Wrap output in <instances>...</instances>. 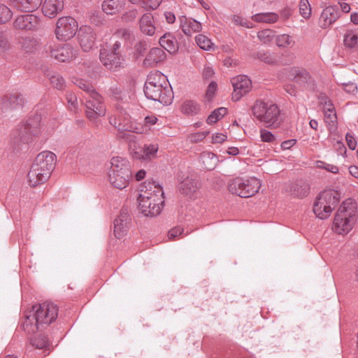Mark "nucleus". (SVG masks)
<instances>
[{"mask_svg":"<svg viewBox=\"0 0 358 358\" xmlns=\"http://www.w3.org/2000/svg\"><path fill=\"white\" fill-rule=\"evenodd\" d=\"M227 136L224 134L217 133L212 136L213 143H222L227 139Z\"/></svg>","mask_w":358,"mask_h":358,"instance_id":"69168bd1","label":"nucleus"},{"mask_svg":"<svg viewBox=\"0 0 358 358\" xmlns=\"http://www.w3.org/2000/svg\"><path fill=\"white\" fill-rule=\"evenodd\" d=\"M195 41L199 48L204 50H210L213 45L211 41L203 34L197 35L195 37Z\"/></svg>","mask_w":358,"mask_h":358,"instance_id":"37998d69","label":"nucleus"},{"mask_svg":"<svg viewBox=\"0 0 358 358\" xmlns=\"http://www.w3.org/2000/svg\"><path fill=\"white\" fill-rule=\"evenodd\" d=\"M138 11L136 9L130 10L124 13L122 17V20L125 22H130L136 18Z\"/></svg>","mask_w":358,"mask_h":358,"instance_id":"bf43d9fd","label":"nucleus"},{"mask_svg":"<svg viewBox=\"0 0 358 358\" xmlns=\"http://www.w3.org/2000/svg\"><path fill=\"white\" fill-rule=\"evenodd\" d=\"M80 47L85 52L90 50L95 43L96 34L90 26H82L78 33Z\"/></svg>","mask_w":358,"mask_h":358,"instance_id":"dca6fc26","label":"nucleus"},{"mask_svg":"<svg viewBox=\"0 0 358 358\" xmlns=\"http://www.w3.org/2000/svg\"><path fill=\"white\" fill-rule=\"evenodd\" d=\"M138 25L142 34L149 36H152L155 34L156 27L152 14H143L138 21Z\"/></svg>","mask_w":358,"mask_h":358,"instance_id":"5701e85b","label":"nucleus"},{"mask_svg":"<svg viewBox=\"0 0 358 358\" xmlns=\"http://www.w3.org/2000/svg\"><path fill=\"white\" fill-rule=\"evenodd\" d=\"M109 93L111 96L117 100H122L125 96L124 92L120 86H112L109 89Z\"/></svg>","mask_w":358,"mask_h":358,"instance_id":"8fccbe9b","label":"nucleus"},{"mask_svg":"<svg viewBox=\"0 0 358 358\" xmlns=\"http://www.w3.org/2000/svg\"><path fill=\"white\" fill-rule=\"evenodd\" d=\"M254 57L267 64H275L277 59L273 53L268 50H260L254 54Z\"/></svg>","mask_w":358,"mask_h":358,"instance_id":"e433bc0d","label":"nucleus"},{"mask_svg":"<svg viewBox=\"0 0 358 358\" xmlns=\"http://www.w3.org/2000/svg\"><path fill=\"white\" fill-rule=\"evenodd\" d=\"M162 0H143L142 6L145 10H155L162 3Z\"/></svg>","mask_w":358,"mask_h":358,"instance_id":"603ef678","label":"nucleus"},{"mask_svg":"<svg viewBox=\"0 0 358 358\" xmlns=\"http://www.w3.org/2000/svg\"><path fill=\"white\" fill-rule=\"evenodd\" d=\"M209 131H200L197 133H194L189 136L190 141L192 143H198L203 141L207 135H208Z\"/></svg>","mask_w":358,"mask_h":358,"instance_id":"13d9d810","label":"nucleus"},{"mask_svg":"<svg viewBox=\"0 0 358 358\" xmlns=\"http://www.w3.org/2000/svg\"><path fill=\"white\" fill-rule=\"evenodd\" d=\"M339 17V10L336 6H329L326 7L322 12L320 22L321 27L325 28L331 25Z\"/></svg>","mask_w":358,"mask_h":358,"instance_id":"4be33fe9","label":"nucleus"},{"mask_svg":"<svg viewBox=\"0 0 358 358\" xmlns=\"http://www.w3.org/2000/svg\"><path fill=\"white\" fill-rule=\"evenodd\" d=\"M132 157L136 159L146 160L145 157V151H143V148L139 147L136 148V150L132 152Z\"/></svg>","mask_w":358,"mask_h":358,"instance_id":"0e129e2a","label":"nucleus"},{"mask_svg":"<svg viewBox=\"0 0 358 358\" xmlns=\"http://www.w3.org/2000/svg\"><path fill=\"white\" fill-rule=\"evenodd\" d=\"M183 231V229L180 227H176L170 229L168 232V238L172 241L178 236L181 235Z\"/></svg>","mask_w":358,"mask_h":358,"instance_id":"680f3d73","label":"nucleus"},{"mask_svg":"<svg viewBox=\"0 0 358 358\" xmlns=\"http://www.w3.org/2000/svg\"><path fill=\"white\" fill-rule=\"evenodd\" d=\"M143 151H145V157L146 160H151L155 158L157 155V152L159 149L158 144H145L143 147Z\"/></svg>","mask_w":358,"mask_h":358,"instance_id":"c03bdc74","label":"nucleus"},{"mask_svg":"<svg viewBox=\"0 0 358 358\" xmlns=\"http://www.w3.org/2000/svg\"><path fill=\"white\" fill-rule=\"evenodd\" d=\"M66 99L69 103V107L70 110H74L77 108L78 106V99L77 96L75 94L72 92H67L66 94Z\"/></svg>","mask_w":358,"mask_h":358,"instance_id":"864d4df0","label":"nucleus"},{"mask_svg":"<svg viewBox=\"0 0 358 358\" xmlns=\"http://www.w3.org/2000/svg\"><path fill=\"white\" fill-rule=\"evenodd\" d=\"M345 47L353 48L358 45V36L352 31H348L344 36L343 40Z\"/></svg>","mask_w":358,"mask_h":358,"instance_id":"a19ab883","label":"nucleus"},{"mask_svg":"<svg viewBox=\"0 0 358 358\" xmlns=\"http://www.w3.org/2000/svg\"><path fill=\"white\" fill-rule=\"evenodd\" d=\"M200 159L203 163V169L213 170L217 164L216 156L211 152H203L200 156Z\"/></svg>","mask_w":358,"mask_h":358,"instance_id":"f704fd0d","label":"nucleus"},{"mask_svg":"<svg viewBox=\"0 0 358 358\" xmlns=\"http://www.w3.org/2000/svg\"><path fill=\"white\" fill-rule=\"evenodd\" d=\"M159 43L162 48L170 54L176 53L178 50V43L176 37L171 33H166L160 37Z\"/></svg>","mask_w":358,"mask_h":358,"instance_id":"cd10ccee","label":"nucleus"},{"mask_svg":"<svg viewBox=\"0 0 358 358\" xmlns=\"http://www.w3.org/2000/svg\"><path fill=\"white\" fill-rule=\"evenodd\" d=\"M309 190L310 187L308 183L303 180H297L289 185L287 192L294 197L302 199L308 194Z\"/></svg>","mask_w":358,"mask_h":358,"instance_id":"393cba45","label":"nucleus"},{"mask_svg":"<svg viewBox=\"0 0 358 358\" xmlns=\"http://www.w3.org/2000/svg\"><path fill=\"white\" fill-rule=\"evenodd\" d=\"M108 177L111 185L119 189L125 188L131 177L129 162L121 157H114L110 159V167Z\"/></svg>","mask_w":358,"mask_h":358,"instance_id":"423d86ee","label":"nucleus"},{"mask_svg":"<svg viewBox=\"0 0 358 358\" xmlns=\"http://www.w3.org/2000/svg\"><path fill=\"white\" fill-rule=\"evenodd\" d=\"M40 24V19L35 15L27 14L19 15L14 21L15 28L22 30H34Z\"/></svg>","mask_w":358,"mask_h":358,"instance_id":"a211bd4d","label":"nucleus"},{"mask_svg":"<svg viewBox=\"0 0 358 358\" xmlns=\"http://www.w3.org/2000/svg\"><path fill=\"white\" fill-rule=\"evenodd\" d=\"M296 143V139H289L282 142L280 146L282 150H288L293 147Z\"/></svg>","mask_w":358,"mask_h":358,"instance_id":"338daca9","label":"nucleus"},{"mask_svg":"<svg viewBox=\"0 0 358 358\" xmlns=\"http://www.w3.org/2000/svg\"><path fill=\"white\" fill-rule=\"evenodd\" d=\"M13 13L10 9L4 4H0V24H3L10 20Z\"/></svg>","mask_w":358,"mask_h":358,"instance_id":"a18cd8bd","label":"nucleus"},{"mask_svg":"<svg viewBox=\"0 0 358 358\" xmlns=\"http://www.w3.org/2000/svg\"><path fill=\"white\" fill-rule=\"evenodd\" d=\"M144 93L148 99L166 106L171 104L173 99L172 90L164 75L160 72L148 76L144 85Z\"/></svg>","mask_w":358,"mask_h":358,"instance_id":"7ed1b4c3","label":"nucleus"},{"mask_svg":"<svg viewBox=\"0 0 358 358\" xmlns=\"http://www.w3.org/2000/svg\"><path fill=\"white\" fill-rule=\"evenodd\" d=\"M340 201V194L334 189L321 192L313 205V212L320 219L329 217Z\"/></svg>","mask_w":358,"mask_h":358,"instance_id":"6e6552de","label":"nucleus"},{"mask_svg":"<svg viewBox=\"0 0 358 358\" xmlns=\"http://www.w3.org/2000/svg\"><path fill=\"white\" fill-rule=\"evenodd\" d=\"M217 83L214 81H212L206 90V97L210 101L213 99L215 91L217 90Z\"/></svg>","mask_w":358,"mask_h":358,"instance_id":"052dcab7","label":"nucleus"},{"mask_svg":"<svg viewBox=\"0 0 358 358\" xmlns=\"http://www.w3.org/2000/svg\"><path fill=\"white\" fill-rule=\"evenodd\" d=\"M64 8V0H45L42 11L45 16L55 17Z\"/></svg>","mask_w":358,"mask_h":358,"instance_id":"aec40b11","label":"nucleus"},{"mask_svg":"<svg viewBox=\"0 0 358 358\" xmlns=\"http://www.w3.org/2000/svg\"><path fill=\"white\" fill-rule=\"evenodd\" d=\"M166 53L160 48H152L144 59L145 66H154L157 63L163 62L166 59Z\"/></svg>","mask_w":358,"mask_h":358,"instance_id":"a878e982","label":"nucleus"},{"mask_svg":"<svg viewBox=\"0 0 358 358\" xmlns=\"http://www.w3.org/2000/svg\"><path fill=\"white\" fill-rule=\"evenodd\" d=\"M58 308L52 302H44L34 305L24 315L22 327L27 334L42 330L45 326L55 321L57 317Z\"/></svg>","mask_w":358,"mask_h":358,"instance_id":"f257e3e1","label":"nucleus"},{"mask_svg":"<svg viewBox=\"0 0 358 358\" xmlns=\"http://www.w3.org/2000/svg\"><path fill=\"white\" fill-rule=\"evenodd\" d=\"M288 79L298 84L303 89L308 88L313 85V80L310 73L304 69L298 67H292L284 69Z\"/></svg>","mask_w":358,"mask_h":358,"instance_id":"ddd939ff","label":"nucleus"},{"mask_svg":"<svg viewBox=\"0 0 358 358\" xmlns=\"http://www.w3.org/2000/svg\"><path fill=\"white\" fill-rule=\"evenodd\" d=\"M109 122L111 125L120 131V134L122 131H127L129 129V127L124 123V120L122 121L119 113H115L113 115H111L109 117Z\"/></svg>","mask_w":358,"mask_h":358,"instance_id":"58836bf2","label":"nucleus"},{"mask_svg":"<svg viewBox=\"0 0 358 358\" xmlns=\"http://www.w3.org/2000/svg\"><path fill=\"white\" fill-rule=\"evenodd\" d=\"M43 0H10V5L17 10L30 13L37 10Z\"/></svg>","mask_w":358,"mask_h":358,"instance_id":"6ab92c4d","label":"nucleus"},{"mask_svg":"<svg viewBox=\"0 0 358 358\" xmlns=\"http://www.w3.org/2000/svg\"><path fill=\"white\" fill-rule=\"evenodd\" d=\"M99 58L102 64L110 71H115L122 66V55L110 52L107 50H100Z\"/></svg>","mask_w":358,"mask_h":358,"instance_id":"f3484780","label":"nucleus"},{"mask_svg":"<svg viewBox=\"0 0 358 358\" xmlns=\"http://www.w3.org/2000/svg\"><path fill=\"white\" fill-rule=\"evenodd\" d=\"M233 22L236 25H240V26H242V27H247V28L252 27L250 26V22H248L247 20H245V18H243L241 15H234L233 16Z\"/></svg>","mask_w":358,"mask_h":358,"instance_id":"4d7b16f0","label":"nucleus"},{"mask_svg":"<svg viewBox=\"0 0 358 358\" xmlns=\"http://www.w3.org/2000/svg\"><path fill=\"white\" fill-rule=\"evenodd\" d=\"M30 344L36 349L43 350L41 358L49 355L50 351V342L44 335H38L31 338Z\"/></svg>","mask_w":358,"mask_h":358,"instance_id":"bb28decb","label":"nucleus"},{"mask_svg":"<svg viewBox=\"0 0 358 358\" xmlns=\"http://www.w3.org/2000/svg\"><path fill=\"white\" fill-rule=\"evenodd\" d=\"M279 15L273 12L257 13L252 16V20L256 22L272 24L276 22Z\"/></svg>","mask_w":358,"mask_h":358,"instance_id":"7c9ffc66","label":"nucleus"},{"mask_svg":"<svg viewBox=\"0 0 358 358\" xmlns=\"http://www.w3.org/2000/svg\"><path fill=\"white\" fill-rule=\"evenodd\" d=\"M115 38H120L124 41L125 43L131 46L135 39V36L132 30L126 28L117 29L113 34Z\"/></svg>","mask_w":358,"mask_h":358,"instance_id":"473e14b6","label":"nucleus"},{"mask_svg":"<svg viewBox=\"0 0 358 358\" xmlns=\"http://www.w3.org/2000/svg\"><path fill=\"white\" fill-rule=\"evenodd\" d=\"M76 84L80 89L86 92L88 94V96H90L93 92H96L90 83L83 79L78 80Z\"/></svg>","mask_w":358,"mask_h":358,"instance_id":"de8ad7c7","label":"nucleus"},{"mask_svg":"<svg viewBox=\"0 0 358 358\" xmlns=\"http://www.w3.org/2000/svg\"><path fill=\"white\" fill-rule=\"evenodd\" d=\"M49 48L51 57L61 62L70 61L77 55V50L70 44L50 47Z\"/></svg>","mask_w":358,"mask_h":358,"instance_id":"2eb2a0df","label":"nucleus"},{"mask_svg":"<svg viewBox=\"0 0 358 358\" xmlns=\"http://www.w3.org/2000/svg\"><path fill=\"white\" fill-rule=\"evenodd\" d=\"M324 122L330 132H334L337 129V115L336 110L329 112H323Z\"/></svg>","mask_w":358,"mask_h":358,"instance_id":"c9c22d12","label":"nucleus"},{"mask_svg":"<svg viewBox=\"0 0 358 358\" xmlns=\"http://www.w3.org/2000/svg\"><path fill=\"white\" fill-rule=\"evenodd\" d=\"M356 213L357 203L355 200L348 199L344 201L335 215L333 230L339 234L350 231L356 221Z\"/></svg>","mask_w":358,"mask_h":358,"instance_id":"39448f33","label":"nucleus"},{"mask_svg":"<svg viewBox=\"0 0 358 358\" xmlns=\"http://www.w3.org/2000/svg\"><path fill=\"white\" fill-rule=\"evenodd\" d=\"M227 113V109L224 107H221L214 110L206 120V122L208 124H213L216 123L219 120L223 117Z\"/></svg>","mask_w":358,"mask_h":358,"instance_id":"ea45409f","label":"nucleus"},{"mask_svg":"<svg viewBox=\"0 0 358 358\" xmlns=\"http://www.w3.org/2000/svg\"><path fill=\"white\" fill-rule=\"evenodd\" d=\"M148 48L147 42L145 40H141L134 45L135 52L137 55H142Z\"/></svg>","mask_w":358,"mask_h":358,"instance_id":"5fc2aeb1","label":"nucleus"},{"mask_svg":"<svg viewBox=\"0 0 358 358\" xmlns=\"http://www.w3.org/2000/svg\"><path fill=\"white\" fill-rule=\"evenodd\" d=\"M114 235L120 239L123 238L131 226V215L127 208L123 207L119 215L113 222Z\"/></svg>","mask_w":358,"mask_h":358,"instance_id":"f8f14e48","label":"nucleus"},{"mask_svg":"<svg viewBox=\"0 0 358 358\" xmlns=\"http://www.w3.org/2000/svg\"><path fill=\"white\" fill-rule=\"evenodd\" d=\"M10 48V43L8 34L4 31H0V52H3Z\"/></svg>","mask_w":358,"mask_h":358,"instance_id":"3c124183","label":"nucleus"},{"mask_svg":"<svg viewBox=\"0 0 358 358\" xmlns=\"http://www.w3.org/2000/svg\"><path fill=\"white\" fill-rule=\"evenodd\" d=\"M25 99L19 92H13L5 96L4 108L9 110H17L23 108Z\"/></svg>","mask_w":358,"mask_h":358,"instance_id":"b1692460","label":"nucleus"},{"mask_svg":"<svg viewBox=\"0 0 358 358\" xmlns=\"http://www.w3.org/2000/svg\"><path fill=\"white\" fill-rule=\"evenodd\" d=\"M228 189L232 194L242 198H248L255 195L261 187L260 181L255 177H236L228 182Z\"/></svg>","mask_w":358,"mask_h":358,"instance_id":"1a4fd4ad","label":"nucleus"},{"mask_svg":"<svg viewBox=\"0 0 358 358\" xmlns=\"http://www.w3.org/2000/svg\"><path fill=\"white\" fill-rule=\"evenodd\" d=\"M56 155L50 151L39 153L28 173L29 185L36 187L47 181L55 167Z\"/></svg>","mask_w":358,"mask_h":358,"instance_id":"20e7f679","label":"nucleus"},{"mask_svg":"<svg viewBox=\"0 0 358 358\" xmlns=\"http://www.w3.org/2000/svg\"><path fill=\"white\" fill-rule=\"evenodd\" d=\"M201 110L199 103L193 100H186L181 105L180 110L186 115H197Z\"/></svg>","mask_w":358,"mask_h":358,"instance_id":"2f4dec72","label":"nucleus"},{"mask_svg":"<svg viewBox=\"0 0 358 358\" xmlns=\"http://www.w3.org/2000/svg\"><path fill=\"white\" fill-rule=\"evenodd\" d=\"M86 116L91 121H95L99 117L104 116L106 112L103 97L96 92L86 98Z\"/></svg>","mask_w":358,"mask_h":358,"instance_id":"9d476101","label":"nucleus"},{"mask_svg":"<svg viewBox=\"0 0 358 358\" xmlns=\"http://www.w3.org/2000/svg\"><path fill=\"white\" fill-rule=\"evenodd\" d=\"M299 11L304 18H308L310 17L311 8L308 0L300 1Z\"/></svg>","mask_w":358,"mask_h":358,"instance_id":"09e8293b","label":"nucleus"},{"mask_svg":"<svg viewBox=\"0 0 358 358\" xmlns=\"http://www.w3.org/2000/svg\"><path fill=\"white\" fill-rule=\"evenodd\" d=\"M274 36V31L271 29H264L257 33L258 38L264 43L271 42Z\"/></svg>","mask_w":358,"mask_h":358,"instance_id":"49530a36","label":"nucleus"},{"mask_svg":"<svg viewBox=\"0 0 358 358\" xmlns=\"http://www.w3.org/2000/svg\"><path fill=\"white\" fill-rule=\"evenodd\" d=\"M345 140L348 148L350 150H354L357 147V141L354 136L351 134L347 133L345 135Z\"/></svg>","mask_w":358,"mask_h":358,"instance_id":"e2e57ef3","label":"nucleus"},{"mask_svg":"<svg viewBox=\"0 0 358 358\" xmlns=\"http://www.w3.org/2000/svg\"><path fill=\"white\" fill-rule=\"evenodd\" d=\"M260 137L263 142L272 143L275 140V136L266 129H261Z\"/></svg>","mask_w":358,"mask_h":358,"instance_id":"6e6d98bb","label":"nucleus"},{"mask_svg":"<svg viewBox=\"0 0 358 358\" xmlns=\"http://www.w3.org/2000/svg\"><path fill=\"white\" fill-rule=\"evenodd\" d=\"M231 84L234 87L232 93V99L235 101H238L243 95L248 93L251 87L252 83L248 76L239 75L231 79Z\"/></svg>","mask_w":358,"mask_h":358,"instance_id":"4468645a","label":"nucleus"},{"mask_svg":"<svg viewBox=\"0 0 358 358\" xmlns=\"http://www.w3.org/2000/svg\"><path fill=\"white\" fill-rule=\"evenodd\" d=\"M78 22L72 17H59L56 24L55 34L57 39L67 41L72 38L78 31Z\"/></svg>","mask_w":358,"mask_h":358,"instance_id":"9b49d317","label":"nucleus"},{"mask_svg":"<svg viewBox=\"0 0 358 358\" xmlns=\"http://www.w3.org/2000/svg\"><path fill=\"white\" fill-rule=\"evenodd\" d=\"M126 0H104L102 3V10L107 15H115L119 13L124 6Z\"/></svg>","mask_w":358,"mask_h":358,"instance_id":"c756f323","label":"nucleus"},{"mask_svg":"<svg viewBox=\"0 0 358 358\" xmlns=\"http://www.w3.org/2000/svg\"><path fill=\"white\" fill-rule=\"evenodd\" d=\"M275 43L281 48H292L294 46L296 42L292 36L283 34L276 36Z\"/></svg>","mask_w":358,"mask_h":358,"instance_id":"72a5a7b5","label":"nucleus"},{"mask_svg":"<svg viewBox=\"0 0 358 358\" xmlns=\"http://www.w3.org/2000/svg\"><path fill=\"white\" fill-rule=\"evenodd\" d=\"M20 43L21 48L27 52L34 51L38 45V41L30 36L21 38Z\"/></svg>","mask_w":358,"mask_h":358,"instance_id":"4c0bfd02","label":"nucleus"},{"mask_svg":"<svg viewBox=\"0 0 358 358\" xmlns=\"http://www.w3.org/2000/svg\"><path fill=\"white\" fill-rule=\"evenodd\" d=\"M215 72L212 67L210 66H205L203 71V77L204 79H210L213 77Z\"/></svg>","mask_w":358,"mask_h":358,"instance_id":"774afa93","label":"nucleus"},{"mask_svg":"<svg viewBox=\"0 0 358 358\" xmlns=\"http://www.w3.org/2000/svg\"><path fill=\"white\" fill-rule=\"evenodd\" d=\"M252 110L254 116L267 127L276 129L282 122L280 108L271 102L257 100L252 106Z\"/></svg>","mask_w":358,"mask_h":358,"instance_id":"0eeeda50","label":"nucleus"},{"mask_svg":"<svg viewBox=\"0 0 358 358\" xmlns=\"http://www.w3.org/2000/svg\"><path fill=\"white\" fill-rule=\"evenodd\" d=\"M199 188V182L189 178H185L180 184L179 189L181 194L192 197Z\"/></svg>","mask_w":358,"mask_h":358,"instance_id":"c85d7f7f","label":"nucleus"},{"mask_svg":"<svg viewBox=\"0 0 358 358\" xmlns=\"http://www.w3.org/2000/svg\"><path fill=\"white\" fill-rule=\"evenodd\" d=\"M179 21L180 28L187 36H191L193 33L199 32L201 30V24L194 19L182 15L179 17Z\"/></svg>","mask_w":358,"mask_h":358,"instance_id":"412c9836","label":"nucleus"},{"mask_svg":"<svg viewBox=\"0 0 358 358\" xmlns=\"http://www.w3.org/2000/svg\"><path fill=\"white\" fill-rule=\"evenodd\" d=\"M49 80L51 85L58 90H62L65 86L64 79L57 72L49 75Z\"/></svg>","mask_w":358,"mask_h":358,"instance_id":"79ce46f5","label":"nucleus"},{"mask_svg":"<svg viewBox=\"0 0 358 358\" xmlns=\"http://www.w3.org/2000/svg\"><path fill=\"white\" fill-rule=\"evenodd\" d=\"M142 192L138 197V208L145 216L154 217L159 215L163 208L164 201L162 187L157 185L155 181L149 182L144 187H141Z\"/></svg>","mask_w":358,"mask_h":358,"instance_id":"f03ea898","label":"nucleus"}]
</instances>
